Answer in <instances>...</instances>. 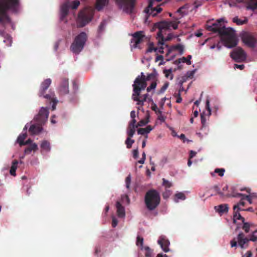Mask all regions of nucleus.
Wrapping results in <instances>:
<instances>
[{"label": "nucleus", "instance_id": "1", "mask_svg": "<svg viewBox=\"0 0 257 257\" xmlns=\"http://www.w3.org/2000/svg\"><path fill=\"white\" fill-rule=\"evenodd\" d=\"M224 19H220L210 26H207V30L218 33L224 45L229 48L235 47L238 43L235 31L232 28H226L223 24Z\"/></svg>", "mask_w": 257, "mask_h": 257}, {"label": "nucleus", "instance_id": "2", "mask_svg": "<svg viewBox=\"0 0 257 257\" xmlns=\"http://www.w3.org/2000/svg\"><path fill=\"white\" fill-rule=\"evenodd\" d=\"M20 7L19 0H0V23H9L11 20L7 14L9 10L17 13Z\"/></svg>", "mask_w": 257, "mask_h": 257}, {"label": "nucleus", "instance_id": "3", "mask_svg": "<svg viewBox=\"0 0 257 257\" xmlns=\"http://www.w3.org/2000/svg\"><path fill=\"white\" fill-rule=\"evenodd\" d=\"M160 201V195L157 190L152 189L146 192L144 202L148 210L153 211L156 209L159 205Z\"/></svg>", "mask_w": 257, "mask_h": 257}, {"label": "nucleus", "instance_id": "4", "mask_svg": "<svg viewBox=\"0 0 257 257\" xmlns=\"http://www.w3.org/2000/svg\"><path fill=\"white\" fill-rule=\"evenodd\" d=\"M51 82V79L50 78L45 79L41 84L38 95L40 97L43 96L45 98L52 102L53 104L52 108V110H54L56 108V105L58 102L57 100L55 97L54 93L51 92L49 94L44 95L45 91L49 88Z\"/></svg>", "mask_w": 257, "mask_h": 257}, {"label": "nucleus", "instance_id": "5", "mask_svg": "<svg viewBox=\"0 0 257 257\" xmlns=\"http://www.w3.org/2000/svg\"><path fill=\"white\" fill-rule=\"evenodd\" d=\"M87 35L85 32H81L77 35L72 43L70 49L75 54H79L83 49L86 41Z\"/></svg>", "mask_w": 257, "mask_h": 257}, {"label": "nucleus", "instance_id": "6", "mask_svg": "<svg viewBox=\"0 0 257 257\" xmlns=\"http://www.w3.org/2000/svg\"><path fill=\"white\" fill-rule=\"evenodd\" d=\"M87 35L85 32H81L77 35L72 43L70 49L75 54H79L83 49L86 41Z\"/></svg>", "mask_w": 257, "mask_h": 257}, {"label": "nucleus", "instance_id": "7", "mask_svg": "<svg viewBox=\"0 0 257 257\" xmlns=\"http://www.w3.org/2000/svg\"><path fill=\"white\" fill-rule=\"evenodd\" d=\"M147 80H142L140 76H138L134 81L133 85L134 93L133 94V99L136 101H140L139 96L140 95L142 90H144L147 86Z\"/></svg>", "mask_w": 257, "mask_h": 257}, {"label": "nucleus", "instance_id": "8", "mask_svg": "<svg viewBox=\"0 0 257 257\" xmlns=\"http://www.w3.org/2000/svg\"><path fill=\"white\" fill-rule=\"evenodd\" d=\"M249 240L248 237L245 236V234L240 232L237 235V237L233 238L230 241L231 247H236L238 245L242 249H245L248 246Z\"/></svg>", "mask_w": 257, "mask_h": 257}, {"label": "nucleus", "instance_id": "9", "mask_svg": "<svg viewBox=\"0 0 257 257\" xmlns=\"http://www.w3.org/2000/svg\"><path fill=\"white\" fill-rule=\"evenodd\" d=\"M256 35V33L244 32L241 35V40L248 47L254 48L257 42Z\"/></svg>", "mask_w": 257, "mask_h": 257}, {"label": "nucleus", "instance_id": "10", "mask_svg": "<svg viewBox=\"0 0 257 257\" xmlns=\"http://www.w3.org/2000/svg\"><path fill=\"white\" fill-rule=\"evenodd\" d=\"M230 57L236 62H241L246 59V54L240 47L234 49L230 54Z\"/></svg>", "mask_w": 257, "mask_h": 257}, {"label": "nucleus", "instance_id": "11", "mask_svg": "<svg viewBox=\"0 0 257 257\" xmlns=\"http://www.w3.org/2000/svg\"><path fill=\"white\" fill-rule=\"evenodd\" d=\"M49 111L47 108L42 107L38 114L35 117L34 119L37 123L44 124L48 119Z\"/></svg>", "mask_w": 257, "mask_h": 257}, {"label": "nucleus", "instance_id": "12", "mask_svg": "<svg viewBox=\"0 0 257 257\" xmlns=\"http://www.w3.org/2000/svg\"><path fill=\"white\" fill-rule=\"evenodd\" d=\"M154 3V0H150L148 7L144 10V12L146 14L152 15L153 17L156 16L158 13H160L162 11V9L159 7L153 8Z\"/></svg>", "mask_w": 257, "mask_h": 257}, {"label": "nucleus", "instance_id": "13", "mask_svg": "<svg viewBox=\"0 0 257 257\" xmlns=\"http://www.w3.org/2000/svg\"><path fill=\"white\" fill-rule=\"evenodd\" d=\"M133 38L131 40V43L133 44L135 48H137L138 45L143 42L145 35L143 31H138L132 35Z\"/></svg>", "mask_w": 257, "mask_h": 257}, {"label": "nucleus", "instance_id": "14", "mask_svg": "<svg viewBox=\"0 0 257 257\" xmlns=\"http://www.w3.org/2000/svg\"><path fill=\"white\" fill-rule=\"evenodd\" d=\"M71 7V2L67 1L61 6L60 20L64 21L69 14V11Z\"/></svg>", "mask_w": 257, "mask_h": 257}, {"label": "nucleus", "instance_id": "15", "mask_svg": "<svg viewBox=\"0 0 257 257\" xmlns=\"http://www.w3.org/2000/svg\"><path fill=\"white\" fill-rule=\"evenodd\" d=\"M91 20L90 17L84 11L80 12L78 15V21L80 23L81 27H84Z\"/></svg>", "mask_w": 257, "mask_h": 257}, {"label": "nucleus", "instance_id": "16", "mask_svg": "<svg viewBox=\"0 0 257 257\" xmlns=\"http://www.w3.org/2000/svg\"><path fill=\"white\" fill-rule=\"evenodd\" d=\"M60 95H65L69 93L68 79L66 78H62L60 85L59 88Z\"/></svg>", "mask_w": 257, "mask_h": 257}, {"label": "nucleus", "instance_id": "17", "mask_svg": "<svg viewBox=\"0 0 257 257\" xmlns=\"http://www.w3.org/2000/svg\"><path fill=\"white\" fill-rule=\"evenodd\" d=\"M158 243L165 252H166L169 250V245L170 242L168 239H165L163 237H160L158 240Z\"/></svg>", "mask_w": 257, "mask_h": 257}, {"label": "nucleus", "instance_id": "18", "mask_svg": "<svg viewBox=\"0 0 257 257\" xmlns=\"http://www.w3.org/2000/svg\"><path fill=\"white\" fill-rule=\"evenodd\" d=\"M247 10L254 11L257 9V0H243Z\"/></svg>", "mask_w": 257, "mask_h": 257}, {"label": "nucleus", "instance_id": "19", "mask_svg": "<svg viewBox=\"0 0 257 257\" xmlns=\"http://www.w3.org/2000/svg\"><path fill=\"white\" fill-rule=\"evenodd\" d=\"M116 2L119 5L129 7L131 10L134 9L135 0H116Z\"/></svg>", "mask_w": 257, "mask_h": 257}, {"label": "nucleus", "instance_id": "20", "mask_svg": "<svg viewBox=\"0 0 257 257\" xmlns=\"http://www.w3.org/2000/svg\"><path fill=\"white\" fill-rule=\"evenodd\" d=\"M116 207L117 209V215L120 218H123L125 216V210L124 207L120 204L119 201L116 203Z\"/></svg>", "mask_w": 257, "mask_h": 257}, {"label": "nucleus", "instance_id": "21", "mask_svg": "<svg viewBox=\"0 0 257 257\" xmlns=\"http://www.w3.org/2000/svg\"><path fill=\"white\" fill-rule=\"evenodd\" d=\"M155 26L160 30H168L171 27V23L166 21H162L156 23Z\"/></svg>", "mask_w": 257, "mask_h": 257}, {"label": "nucleus", "instance_id": "22", "mask_svg": "<svg viewBox=\"0 0 257 257\" xmlns=\"http://www.w3.org/2000/svg\"><path fill=\"white\" fill-rule=\"evenodd\" d=\"M42 125L38 123L37 124L32 125L29 128V132L33 134H38L42 131Z\"/></svg>", "mask_w": 257, "mask_h": 257}, {"label": "nucleus", "instance_id": "23", "mask_svg": "<svg viewBox=\"0 0 257 257\" xmlns=\"http://www.w3.org/2000/svg\"><path fill=\"white\" fill-rule=\"evenodd\" d=\"M153 127L151 125H148L145 128H140L138 130L137 133L139 135H145L146 139L148 138V134H149L152 130Z\"/></svg>", "mask_w": 257, "mask_h": 257}, {"label": "nucleus", "instance_id": "24", "mask_svg": "<svg viewBox=\"0 0 257 257\" xmlns=\"http://www.w3.org/2000/svg\"><path fill=\"white\" fill-rule=\"evenodd\" d=\"M109 0H96V9L97 11H100L103 8L108 5Z\"/></svg>", "mask_w": 257, "mask_h": 257}, {"label": "nucleus", "instance_id": "25", "mask_svg": "<svg viewBox=\"0 0 257 257\" xmlns=\"http://www.w3.org/2000/svg\"><path fill=\"white\" fill-rule=\"evenodd\" d=\"M192 58L191 55H188L187 58L183 57L181 58L178 59L175 61V64H178L181 62L186 63L187 65H190L191 64V59Z\"/></svg>", "mask_w": 257, "mask_h": 257}, {"label": "nucleus", "instance_id": "26", "mask_svg": "<svg viewBox=\"0 0 257 257\" xmlns=\"http://www.w3.org/2000/svg\"><path fill=\"white\" fill-rule=\"evenodd\" d=\"M215 209L219 213H224L228 212V207L226 204H222L217 206H215Z\"/></svg>", "mask_w": 257, "mask_h": 257}, {"label": "nucleus", "instance_id": "27", "mask_svg": "<svg viewBox=\"0 0 257 257\" xmlns=\"http://www.w3.org/2000/svg\"><path fill=\"white\" fill-rule=\"evenodd\" d=\"M41 148L42 151L49 152L51 150L50 143L46 140L43 141L41 144Z\"/></svg>", "mask_w": 257, "mask_h": 257}, {"label": "nucleus", "instance_id": "28", "mask_svg": "<svg viewBox=\"0 0 257 257\" xmlns=\"http://www.w3.org/2000/svg\"><path fill=\"white\" fill-rule=\"evenodd\" d=\"M38 147L36 143H33L27 147L25 150V154H30L32 151L35 152L38 150Z\"/></svg>", "mask_w": 257, "mask_h": 257}, {"label": "nucleus", "instance_id": "29", "mask_svg": "<svg viewBox=\"0 0 257 257\" xmlns=\"http://www.w3.org/2000/svg\"><path fill=\"white\" fill-rule=\"evenodd\" d=\"M242 222L243 223L242 228L245 233L249 232L250 228L254 226V225L252 223L245 222V221Z\"/></svg>", "mask_w": 257, "mask_h": 257}, {"label": "nucleus", "instance_id": "30", "mask_svg": "<svg viewBox=\"0 0 257 257\" xmlns=\"http://www.w3.org/2000/svg\"><path fill=\"white\" fill-rule=\"evenodd\" d=\"M18 161L17 160H15L12 162V166L10 170V173L11 175L16 176V172L18 167Z\"/></svg>", "mask_w": 257, "mask_h": 257}, {"label": "nucleus", "instance_id": "31", "mask_svg": "<svg viewBox=\"0 0 257 257\" xmlns=\"http://www.w3.org/2000/svg\"><path fill=\"white\" fill-rule=\"evenodd\" d=\"M232 22L236 23L237 25H242L247 23L248 19L246 17H244V20H242L239 19L237 17H235L233 18Z\"/></svg>", "mask_w": 257, "mask_h": 257}, {"label": "nucleus", "instance_id": "32", "mask_svg": "<svg viewBox=\"0 0 257 257\" xmlns=\"http://www.w3.org/2000/svg\"><path fill=\"white\" fill-rule=\"evenodd\" d=\"M236 220H241L242 222L245 221V219L241 216L239 212L237 211L233 210V222L234 223H236Z\"/></svg>", "mask_w": 257, "mask_h": 257}, {"label": "nucleus", "instance_id": "33", "mask_svg": "<svg viewBox=\"0 0 257 257\" xmlns=\"http://www.w3.org/2000/svg\"><path fill=\"white\" fill-rule=\"evenodd\" d=\"M163 30H159L157 33V39H158V44L160 45H163L165 41V38L162 34Z\"/></svg>", "mask_w": 257, "mask_h": 257}, {"label": "nucleus", "instance_id": "34", "mask_svg": "<svg viewBox=\"0 0 257 257\" xmlns=\"http://www.w3.org/2000/svg\"><path fill=\"white\" fill-rule=\"evenodd\" d=\"M27 137V135L26 133L22 134L19 136L17 139V142L19 144L20 146H23V144L25 142L24 140Z\"/></svg>", "mask_w": 257, "mask_h": 257}, {"label": "nucleus", "instance_id": "35", "mask_svg": "<svg viewBox=\"0 0 257 257\" xmlns=\"http://www.w3.org/2000/svg\"><path fill=\"white\" fill-rule=\"evenodd\" d=\"M157 76V72L156 71V70L154 69L153 72L152 73L149 74H148L147 75V76L146 77V80H147V81H149V80H150L151 79H153L154 81H156V80H157V79H156Z\"/></svg>", "mask_w": 257, "mask_h": 257}, {"label": "nucleus", "instance_id": "36", "mask_svg": "<svg viewBox=\"0 0 257 257\" xmlns=\"http://www.w3.org/2000/svg\"><path fill=\"white\" fill-rule=\"evenodd\" d=\"M135 143L134 140L131 139V137H127L125 141V144L126 145V147L128 149H130L132 147V145Z\"/></svg>", "mask_w": 257, "mask_h": 257}, {"label": "nucleus", "instance_id": "37", "mask_svg": "<svg viewBox=\"0 0 257 257\" xmlns=\"http://www.w3.org/2000/svg\"><path fill=\"white\" fill-rule=\"evenodd\" d=\"M143 243H144V239L143 237H140V236H138L137 238V242L136 244L138 246H140L141 249L142 250L144 249L143 246Z\"/></svg>", "mask_w": 257, "mask_h": 257}, {"label": "nucleus", "instance_id": "38", "mask_svg": "<svg viewBox=\"0 0 257 257\" xmlns=\"http://www.w3.org/2000/svg\"><path fill=\"white\" fill-rule=\"evenodd\" d=\"M224 172L225 169L223 168H217L215 169L214 173H211V174L212 176H214V173H218L219 176L222 177L224 175Z\"/></svg>", "mask_w": 257, "mask_h": 257}, {"label": "nucleus", "instance_id": "39", "mask_svg": "<svg viewBox=\"0 0 257 257\" xmlns=\"http://www.w3.org/2000/svg\"><path fill=\"white\" fill-rule=\"evenodd\" d=\"M146 251L145 253L146 257H152L153 253V250H152L149 246H145L144 247Z\"/></svg>", "mask_w": 257, "mask_h": 257}, {"label": "nucleus", "instance_id": "40", "mask_svg": "<svg viewBox=\"0 0 257 257\" xmlns=\"http://www.w3.org/2000/svg\"><path fill=\"white\" fill-rule=\"evenodd\" d=\"M172 48L174 50L179 51L180 54H182L183 53L184 47L180 44H177L176 45L173 46Z\"/></svg>", "mask_w": 257, "mask_h": 257}, {"label": "nucleus", "instance_id": "41", "mask_svg": "<svg viewBox=\"0 0 257 257\" xmlns=\"http://www.w3.org/2000/svg\"><path fill=\"white\" fill-rule=\"evenodd\" d=\"M164 73L165 74V76L167 78H169L170 77V79L171 80L173 78V75L172 74V70L170 69H165L163 71Z\"/></svg>", "mask_w": 257, "mask_h": 257}, {"label": "nucleus", "instance_id": "42", "mask_svg": "<svg viewBox=\"0 0 257 257\" xmlns=\"http://www.w3.org/2000/svg\"><path fill=\"white\" fill-rule=\"evenodd\" d=\"M148 94H145L143 95L142 96H139V97L140 98V101H137V104L138 105H143L144 101H146L147 100V98L148 97Z\"/></svg>", "mask_w": 257, "mask_h": 257}, {"label": "nucleus", "instance_id": "43", "mask_svg": "<svg viewBox=\"0 0 257 257\" xmlns=\"http://www.w3.org/2000/svg\"><path fill=\"white\" fill-rule=\"evenodd\" d=\"M163 183L162 185L166 188H169L172 186V184L171 182L169 181L168 180H166L165 178H163L162 179Z\"/></svg>", "mask_w": 257, "mask_h": 257}, {"label": "nucleus", "instance_id": "44", "mask_svg": "<svg viewBox=\"0 0 257 257\" xmlns=\"http://www.w3.org/2000/svg\"><path fill=\"white\" fill-rule=\"evenodd\" d=\"M149 121V116L147 117V118L145 119H142L138 123V126H144L146 124H147Z\"/></svg>", "mask_w": 257, "mask_h": 257}, {"label": "nucleus", "instance_id": "45", "mask_svg": "<svg viewBox=\"0 0 257 257\" xmlns=\"http://www.w3.org/2000/svg\"><path fill=\"white\" fill-rule=\"evenodd\" d=\"M80 5V2L79 1L76 0L71 2V7L72 9H77L78 6Z\"/></svg>", "mask_w": 257, "mask_h": 257}, {"label": "nucleus", "instance_id": "46", "mask_svg": "<svg viewBox=\"0 0 257 257\" xmlns=\"http://www.w3.org/2000/svg\"><path fill=\"white\" fill-rule=\"evenodd\" d=\"M157 86V82L156 81H154L152 82L151 85L147 88V91L150 92L152 89H155Z\"/></svg>", "mask_w": 257, "mask_h": 257}, {"label": "nucleus", "instance_id": "47", "mask_svg": "<svg viewBox=\"0 0 257 257\" xmlns=\"http://www.w3.org/2000/svg\"><path fill=\"white\" fill-rule=\"evenodd\" d=\"M169 84V83L168 82L165 83L163 85V86L162 87V88L159 91V93L160 94V93H164L165 91V90L167 89V88L168 87Z\"/></svg>", "mask_w": 257, "mask_h": 257}, {"label": "nucleus", "instance_id": "48", "mask_svg": "<svg viewBox=\"0 0 257 257\" xmlns=\"http://www.w3.org/2000/svg\"><path fill=\"white\" fill-rule=\"evenodd\" d=\"M125 186L127 189L130 188L131 182V175L129 174L125 178Z\"/></svg>", "mask_w": 257, "mask_h": 257}, {"label": "nucleus", "instance_id": "49", "mask_svg": "<svg viewBox=\"0 0 257 257\" xmlns=\"http://www.w3.org/2000/svg\"><path fill=\"white\" fill-rule=\"evenodd\" d=\"M206 108L207 111V115L208 116H209L211 113V108L209 106V100L208 99H207L206 100Z\"/></svg>", "mask_w": 257, "mask_h": 257}, {"label": "nucleus", "instance_id": "50", "mask_svg": "<svg viewBox=\"0 0 257 257\" xmlns=\"http://www.w3.org/2000/svg\"><path fill=\"white\" fill-rule=\"evenodd\" d=\"M175 198L176 199H177L178 200L181 199V200H185L186 198L184 194L182 192H180V193H178L176 194Z\"/></svg>", "mask_w": 257, "mask_h": 257}, {"label": "nucleus", "instance_id": "51", "mask_svg": "<svg viewBox=\"0 0 257 257\" xmlns=\"http://www.w3.org/2000/svg\"><path fill=\"white\" fill-rule=\"evenodd\" d=\"M248 239L249 240V241H257V235L255 234H254V233H252L251 234L249 235Z\"/></svg>", "mask_w": 257, "mask_h": 257}, {"label": "nucleus", "instance_id": "52", "mask_svg": "<svg viewBox=\"0 0 257 257\" xmlns=\"http://www.w3.org/2000/svg\"><path fill=\"white\" fill-rule=\"evenodd\" d=\"M174 96L177 98L176 102L178 103H181L182 99L181 97L180 90H179L177 93H175Z\"/></svg>", "mask_w": 257, "mask_h": 257}, {"label": "nucleus", "instance_id": "53", "mask_svg": "<svg viewBox=\"0 0 257 257\" xmlns=\"http://www.w3.org/2000/svg\"><path fill=\"white\" fill-rule=\"evenodd\" d=\"M201 122L202 125V126H205L206 121V116H205V113L203 112L201 113Z\"/></svg>", "mask_w": 257, "mask_h": 257}, {"label": "nucleus", "instance_id": "54", "mask_svg": "<svg viewBox=\"0 0 257 257\" xmlns=\"http://www.w3.org/2000/svg\"><path fill=\"white\" fill-rule=\"evenodd\" d=\"M157 49V48L154 47L153 43H150L147 52H152L153 51H156Z\"/></svg>", "mask_w": 257, "mask_h": 257}, {"label": "nucleus", "instance_id": "55", "mask_svg": "<svg viewBox=\"0 0 257 257\" xmlns=\"http://www.w3.org/2000/svg\"><path fill=\"white\" fill-rule=\"evenodd\" d=\"M136 132V130L135 129H128L127 128V134L128 137L132 138L135 134Z\"/></svg>", "mask_w": 257, "mask_h": 257}, {"label": "nucleus", "instance_id": "56", "mask_svg": "<svg viewBox=\"0 0 257 257\" xmlns=\"http://www.w3.org/2000/svg\"><path fill=\"white\" fill-rule=\"evenodd\" d=\"M151 108L153 111H155L156 113H162V111L158 109L157 105L156 104H152Z\"/></svg>", "mask_w": 257, "mask_h": 257}, {"label": "nucleus", "instance_id": "57", "mask_svg": "<svg viewBox=\"0 0 257 257\" xmlns=\"http://www.w3.org/2000/svg\"><path fill=\"white\" fill-rule=\"evenodd\" d=\"M171 191L169 190H166V191L163 193V197L164 199L168 198L171 195Z\"/></svg>", "mask_w": 257, "mask_h": 257}, {"label": "nucleus", "instance_id": "58", "mask_svg": "<svg viewBox=\"0 0 257 257\" xmlns=\"http://www.w3.org/2000/svg\"><path fill=\"white\" fill-rule=\"evenodd\" d=\"M242 199H245L246 200L249 204H252V196L251 195H245L243 196V198Z\"/></svg>", "mask_w": 257, "mask_h": 257}, {"label": "nucleus", "instance_id": "59", "mask_svg": "<svg viewBox=\"0 0 257 257\" xmlns=\"http://www.w3.org/2000/svg\"><path fill=\"white\" fill-rule=\"evenodd\" d=\"M105 25V22L104 21H103L100 23V24L98 27V32H101L102 31H103L104 30Z\"/></svg>", "mask_w": 257, "mask_h": 257}, {"label": "nucleus", "instance_id": "60", "mask_svg": "<svg viewBox=\"0 0 257 257\" xmlns=\"http://www.w3.org/2000/svg\"><path fill=\"white\" fill-rule=\"evenodd\" d=\"M169 23H171V27H172L174 30H176L178 28L179 22H169Z\"/></svg>", "mask_w": 257, "mask_h": 257}, {"label": "nucleus", "instance_id": "61", "mask_svg": "<svg viewBox=\"0 0 257 257\" xmlns=\"http://www.w3.org/2000/svg\"><path fill=\"white\" fill-rule=\"evenodd\" d=\"M233 210L237 211L239 212V211H245V209L240 208L239 205H235L233 206Z\"/></svg>", "mask_w": 257, "mask_h": 257}, {"label": "nucleus", "instance_id": "62", "mask_svg": "<svg viewBox=\"0 0 257 257\" xmlns=\"http://www.w3.org/2000/svg\"><path fill=\"white\" fill-rule=\"evenodd\" d=\"M138 127V126L137 124H132V123L129 122L127 128H128V129L132 128V129L136 130Z\"/></svg>", "mask_w": 257, "mask_h": 257}, {"label": "nucleus", "instance_id": "63", "mask_svg": "<svg viewBox=\"0 0 257 257\" xmlns=\"http://www.w3.org/2000/svg\"><path fill=\"white\" fill-rule=\"evenodd\" d=\"M213 188L217 192L218 194L220 195L221 196H223V193H222L221 192L219 191V187L217 186H216V185L214 186L213 187Z\"/></svg>", "mask_w": 257, "mask_h": 257}, {"label": "nucleus", "instance_id": "64", "mask_svg": "<svg viewBox=\"0 0 257 257\" xmlns=\"http://www.w3.org/2000/svg\"><path fill=\"white\" fill-rule=\"evenodd\" d=\"M245 195V194H241V193H234L232 196L233 197H241V198H243V196Z\"/></svg>", "mask_w": 257, "mask_h": 257}]
</instances>
